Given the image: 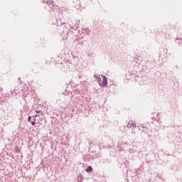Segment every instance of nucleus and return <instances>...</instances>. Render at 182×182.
<instances>
[{
    "label": "nucleus",
    "mask_w": 182,
    "mask_h": 182,
    "mask_svg": "<svg viewBox=\"0 0 182 182\" xmlns=\"http://www.w3.org/2000/svg\"><path fill=\"white\" fill-rule=\"evenodd\" d=\"M127 127L128 129H132V130H134V129H136L137 125H136V123H134L133 121L130 120L128 122Z\"/></svg>",
    "instance_id": "1"
},
{
    "label": "nucleus",
    "mask_w": 182,
    "mask_h": 182,
    "mask_svg": "<svg viewBox=\"0 0 182 182\" xmlns=\"http://www.w3.org/2000/svg\"><path fill=\"white\" fill-rule=\"evenodd\" d=\"M101 77H102V81L101 82V86L105 87L107 86V77L106 76L101 75Z\"/></svg>",
    "instance_id": "2"
},
{
    "label": "nucleus",
    "mask_w": 182,
    "mask_h": 182,
    "mask_svg": "<svg viewBox=\"0 0 182 182\" xmlns=\"http://www.w3.org/2000/svg\"><path fill=\"white\" fill-rule=\"evenodd\" d=\"M100 75H94L95 79H96L97 83H99L100 86H102V77H100Z\"/></svg>",
    "instance_id": "3"
},
{
    "label": "nucleus",
    "mask_w": 182,
    "mask_h": 182,
    "mask_svg": "<svg viewBox=\"0 0 182 182\" xmlns=\"http://www.w3.org/2000/svg\"><path fill=\"white\" fill-rule=\"evenodd\" d=\"M176 43H178L179 46H182V38H176Z\"/></svg>",
    "instance_id": "4"
},
{
    "label": "nucleus",
    "mask_w": 182,
    "mask_h": 182,
    "mask_svg": "<svg viewBox=\"0 0 182 182\" xmlns=\"http://www.w3.org/2000/svg\"><path fill=\"white\" fill-rule=\"evenodd\" d=\"M85 171L87 173H90V171H93V168L91 166H88L86 168H85Z\"/></svg>",
    "instance_id": "5"
},
{
    "label": "nucleus",
    "mask_w": 182,
    "mask_h": 182,
    "mask_svg": "<svg viewBox=\"0 0 182 182\" xmlns=\"http://www.w3.org/2000/svg\"><path fill=\"white\" fill-rule=\"evenodd\" d=\"M139 130H141L142 132H144V133H146L147 129L143 126L141 127V129H139Z\"/></svg>",
    "instance_id": "6"
},
{
    "label": "nucleus",
    "mask_w": 182,
    "mask_h": 182,
    "mask_svg": "<svg viewBox=\"0 0 182 182\" xmlns=\"http://www.w3.org/2000/svg\"><path fill=\"white\" fill-rule=\"evenodd\" d=\"M47 5H48L49 6H50V5H53V1H47Z\"/></svg>",
    "instance_id": "7"
},
{
    "label": "nucleus",
    "mask_w": 182,
    "mask_h": 182,
    "mask_svg": "<svg viewBox=\"0 0 182 182\" xmlns=\"http://www.w3.org/2000/svg\"><path fill=\"white\" fill-rule=\"evenodd\" d=\"M32 126H35V124H36V122H35V121H33L31 122Z\"/></svg>",
    "instance_id": "8"
},
{
    "label": "nucleus",
    "mask_w": 182,
    "mask_h": 182,
    "mask_svg": "<svg viewBox=\"0 0 182 182\" xmlns=\"http://www.w3.org/2000/svg\"><path fill=\"white\" fill-rule=\"evenodd\" d=\"M31 119H32V117H28V122H31Z\"/></svg>",
    "instance_id": "9"
},
{
    "label": "nucleus",
    "mask_w": 182,
    "mask_h": 182,
    "mask_svg": "<svg viewBox=\"0 0 182 182\" xmlns=\"http://www.w3.org/2000/svg\"><path fill=\"white\" fill-rule=\"evenodd\" d=\"M33 117H38V114L33 115Z\"/></svg>",
    "instance_id": "10"
},
{
    "label": "nucleus",
    "mask_w": 182,
    "mask_h": 182,
    "mask_svg": "<svg viewBox=\"0 0 182 182\" xmlns=\"http://www.w3.org/2000/svg\"><path fill=\"white\" fill-rule=\"evenodd\" d=\"M36 113H40V112H41V111H36Z\"/></svg>",
    "instance_id": "11"
},
{
    "label": "nucleus",
    "mask_w": 182,
    "mask_h": 182,
    "mask_svg": "<svg viewBox=\"0 0 182 182\" xmlns=\"http://www.w3.org/2000/svg\"><path fill=\"white\" fill-rule=\"evenodd\" d=\"M33 120H36V118L33 117Z\"/></svg>",
    "instance_id": "12"
},
{
    "label": "nucleus",
    "mask_w": 182,
    "mask_h": 182,
    "mask_svg": "<svg viewBox=\"0 0 182 182\" xmlns=\"http://www.w3.org/2000/svg\"><path fill=\"white\" fill-rule=\"evenodd\" d=\"M18 80H21V77H18Z\"/></svg>",
    "instance_id": "13"
}]
</instances>
